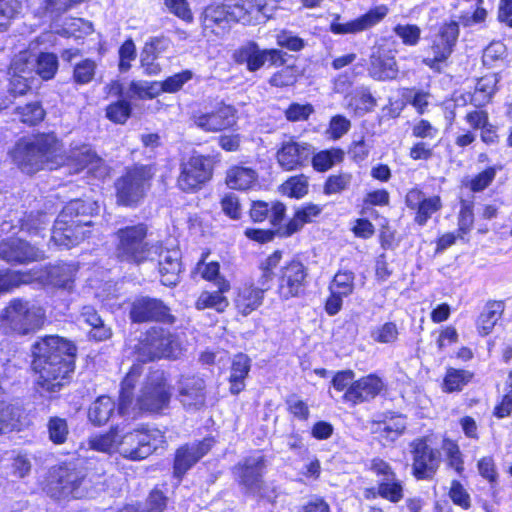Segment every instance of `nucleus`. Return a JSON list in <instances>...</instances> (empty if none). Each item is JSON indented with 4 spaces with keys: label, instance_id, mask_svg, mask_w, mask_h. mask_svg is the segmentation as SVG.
<instances>
[{
    "label": "nucleus",
    "instance_id": "72a5a7b5",
    "mask_svg": "<svg viewBox=\"0 0 512 512\" xmlns=\"http://www.w3.org/2000/svg\"><path fill=\"white\" fill-rule=\"evenodd\" d=\"M250 359L245 354H237L232 359L229 375L230 392L233 395H238L245 389V379L251 368Z\"/></svg>",
    "mask_w": 512,
    "mask_h": 512
},
{
    "label": "nucleus",
    "instance_id": "09e8293b",
    "mask_svg": "<svg viewBox=\"0 0 512 512\" xmlns=\"http://www.w3.org/2000/svg\"><path fill=\"white\" fill-rule=\"evenodd\" d=\"M36 73L43 80L52 79L58 70V58L53 53H41L35 59Z\"/></svg>",
    "mask_w": 512,
    "mask_h": 512
},
{
    "label": "nucleus",
    "instance_id": "f8f14e48",
    "mask_svg": "<svg viewBox=\"0 0 512 512\" xmlns=\"http://www.w3.org/2000/svg\"><path fill=\"white\" fill-rule=\"evenodd\" d=\"M286 53L279 49H261L254 41H248L236 49L233 60L239 65H245L249 72L260 70L266 62L270 66H281L285 63Z\"/></svg>",
    "mask_w": 512,
    "mask_h": 512
},
{
    "label": "nucleus",
    "instance_id": "5701e85b",
    "mask_svg": "<svg viewBox=\"0 0 512 512\" xmlns=\"http://www.w3.org/2000/svg\"><path fill=\"white\" fill-rule=\"evenodd\" d=\"M312 153V147L308 143L290 140L282 143L276 157L281 168L292 171L305 166Z\"/></svg>",
    "mask_w": 512,
    "mask_h": 512
},
{
    "label": "nucleus",
    "instance_id": "bb28decb",
    "mask_svg": "<svg viewBox=\"0 0 512 512\" xmlns=\"http://www.w3.org/2000/svg\"><path fill=\"white\" fill-rule=\"evenodd\" d=\"M212 447L211 439L185 445L176 452L174 461V473L177 477H182L196 462H198Z\"/></svg>",
    "mask_w": 512,
    "mask_h": 512
},
{
    "label": "nucleus",
    "instance_id": "39448f33",
    "mask_svg": "<svg viewBox=\"0 0 512 512\" xmlns=\"http://www.w3.org/2000/svg\"><path fill=\"white\" fill-rule=\"evenodd\" d=\"M45 321V310L37 303L14 298L0 312V330L5 334L27 335Z\"/></svg>",
    "mask_w": 512,
    "mask_h": 512
},
{
    "label": "nucleus",
    "instance_id": "b1692460",
    "mask_svg": "<svg viewBox=\"0 0 512 512\" xmlns=\"http://www.w3.org/2000/svg\"><path fill=\"white\" fill-rule=\"evenodd\" d=\"M43 257L44 253L41 250L24 240L11 238L0 242V258L7 262L26 263Z\"/></svg>",
    "mask_w": 512,
    "mask_h": 512
},
{
    "label": "nucleus",
    "instance_id": "dca6fc26",
    "mask_svg": "<svg viewBox=\"0 0 512 512\" xmlns=\"http://www.w3.org/2000/svg\"><path fill=\"white\" fill-rule=\"evenodd\" d=\"M410 447L414 476L422 480L432 479L440 465V452L432 448L425 438L415 439Z\"/></svg>",
    "mask_w": 512,
    "mask_h": 512
},
{
    "label": "nucleus",
    "instance_id": "774afa93",
    "mask_svg": "<svg viewBox=\"0 0 512 512\" xmlns=\"http://www.w3.org/2000/svg\"><path fill=\"white\" fill-rule=\"evenodd\" d=\"M393 31L407 46H416L421 37V29L414 24H398Z\"/></svg>",
    "mask_w": 512,
    "mask_h": 512
},
{
    "label": "nucleus",
    "instance_id": "79ce46f5",
    "mask_svg": "<svg viewBox=\"0 0 512 512\" xmlns=\"http://www.w3.org/2000/svg\"><path fill=\"white\" fill-rule=\"evenodd\" d=\"M344 151L338 148L323 150L315 154L312 158L313 168L319 172H324L332 168L335 164L342 162Z\"/></svg>",
    "mask_w": 512,
    "mask_h": 512
},
{
    "label": "nucleus",
    "instance_id": "49530a36",
    "mask_svg": "<svg viewBox=\"0 0 512 512\" xmlns=\"http://www.w3.org/2000/svg\"><path fill=\"white\" fill-rule=\"evenodd\" d=\"M376 104V99L366 87L357 88L349 101V105L354 107L355 111L360 114L373 110Z\"/></svg>",
    "mask_w": 512,
    "mask_h": 512
},
{
    "label": "nucleus",
    "instance_id": "864d4df0",
    "mask_svg": "<svg viewBox=\"0 0 512 512\" xmlns=\"http://www.w3.org/2000/svg\"><path fill=\"white\" fill-rule=\"evenodd\" d=\"M507 48L501 41L491 42L483 51V64L488 67L503 63L507 57Z\"/></svg>",
    "mask_w": 512,
    "mask_h": 512
},
{
    "label": "nucleus",
    "instance_id": "13d9d810",
    "mask_svg": "<svg viewBox=\"0 0 512 512\" xmlns=\"http://www.w3.org/2000/svg\"><path fill=\"white\" fill-rule=\"evenodd\" d=\"M502 169V165H496L492 167H488L484 171L478 173L474 176L467 186L473 192H481L486 189L495 179L497 171Z\"/></svg>",
    "mask_w": 512,
    "mask_h": 512
},
{
    "label": "nucleus",
    "instance_id": "a19ab883",
    "mask_svg": "<svg viewBox=\"0 0 512 512\" xmlns=\"http://www.w3.org/2000/svg\"><path fill=\"white\" fill-rule=\"evenodd\" d=\"M21 414L20 407L9 403H0V435L18 428Z\"/></svg>",
    "mask_w": 512,
    "mask_h": 512
},
{
    "label": "nucleus",
    "instance_id": "393cba45",
    "mask_svg": "<svg viewBox=\"0 0 512 512\" xmlns=\"http://www.w3.org/2000/svg\"><path fill=\"white\" fill-rule=\"evenodd\" d=\"M405 202L408 208L416 210L414 220L420 226L425 225L429 218L442 208L439 196L426 197L425 193L417 188L408 191Z\"/></svg>",
    "mask_w": 512,
    "mask_h": 512
},
{
    "label": "nucleus",
    "instance_id": "de8ad7c7",
    "mask_svg": "<svg viewBox=\"0 0 512 512\" xmlns=\"http://www.w3.org/2000/svg\"><path fill=\"white\" fill-rule=\"evenodd\" d=\"M377 494L392 503H398L404 496L402 483L396 478V475L393 480L381 479Z\"/></svg>",
    "mask_w": 512,
    "mask_h": 512
},
{
    "label": "nucleus",
    "instance_id": "37998d69",
    "mask_svg": "<svg viewBox=\"0 0 512 512\" xmlns=\"http://www.w3.org/2000/svg\"><path fill=\"white\" fill-rule=\"evenodd\" d=\"M160 94L161 89L158 81L149 82L142 80L132 81L127 92L128 97L139 99H153Z\"/></svg>",
    "mask_w": 512,
    "mask_h": 512
},
{
    "label": "nucleus",
    "instance_id": "4be33fe9",
    "mask_svg": "<svg viewBox=\"0 0 512 512\" xmlns=\"http://www.w3.org/2000/svg\"><path fill=\"white\" fill-rule=\"evenodd\" d=\"M155 252L152 262H157L161 283L165 286H175L180 281L182 272L180 250L163 248L158 244Z\"/></svg>",
    "mask_w": 512,
    "mask_h": 512
},
{
    "label": "nucleus",
    "instance_id": "423d86ee",
    "mask_svg": "<svg viewBox=\"0 0 512 512\" xmlns=\"http://www.w3.org/2000/svg\"><path fill=\"white\" fill-rule=\"evenodd\" d=\"M147 232L148 227L143 223L118 229L115 233L117 258L136 265L153 261L158 243L151 244L146 241Z\"/></svg>",
    "mask_w": 512,
    "mask_h": 512
},
{
    "label": "nucleus",
    "instance_id": "338daca9",
    "mask_svg": "<svg viewBox=\"0 0 512 512\" xmlns=\"http://www.w3.org/2000/svg\"><path fill=\"white\" fill-rule=\"evenodd\" d=\"M298 77L297 68L294 66H285L275 72L269 79V84L274 87H287L296 83Z\"/></svg>",
    "mask_w": 512,
    "mask_h": 512
},
{
    "label": "nucleus",
    "instance_id": "bf43d9fd",
    "mask_svg": "<svg viewBox=\"0 0 512 512\" xmlns=\"http://www.w3.org/2000/svg\"><path fill=\"white\" fill-rule=\"evenodd\" d=\"M49 439L54 444H63L68 437L69 429L64 418L51 417L47 424Z\"/></svg>",
    "mask_w": 512,
    "mask_h": 512
},
{
    "label": "nucleus",
    "instance_id": "6e6d98bb",
    "mask_svg": "<svg viewBox=\"0 0 512 512\" xmlns=\"http://www.w3.org/2000/svg\"><path fill=\"white\" fill-rule=\"evenodd\" d=\"M496 84L497 78L494 74L485 75L480 78L475 87L473 100L479 103L489 101L496 90Z\"/></svg>",
    "mask_w": 512,
    "mask_h": 512
},
{
    "label": "nucleus",
    "instance_id": "0eeeda50",
    "mask_svg": "<svg viewBox=\"0 0 512 512\" xmlns=\"http://www.w3.org/2000/svg\"><path fill=\"white\" fill-rule=\"evenodd\" d=\"M182 351L177 335L162 327L150 328L138 346V358L142 362L167 358L176 359Z\"/></svg>",
    "mask_w": 512,
    "mask_h": 512
},
{
    "label": "nucleus",
    "instance_id": "4d7b16f0",
    "mask_svg": "<svg viewBox=\"0 0 512 512\" xmlns=\"http://www.w3.org/2000/svg\"><path fill=\"white\" fill-rule=\"evenodd\" d=\"M399 330L394 322H385L371 331V338L380 344H393L398 340Z\"/></svg>",
    "mask_w": 512,
    "mask_h": 512
},
{
    "label": "nucleus",
    "instance_id": "a878e982",
    "mask_svg": "<svg viewBox=\"0 0 512 512\" xmlns=\"http://www.w3.org/2000/svg\"><path fill=\"white\" fill-rule=\"evenodd\" d=\"M382 380L375 375H368L354 381L343 395V400L352 405L374 399L383 389Z\"/></svg>",
    "mask_w": 512,
    "mask_h": 512
},
{
    "label": "nucleus",
    "instance_id": "69168bd1",
    "mask_svg": "<svg viewBox=\"0 0 512 512\" xmlns=\"http://www.w3.org/2000/svg\"><path fill=\"white\" fill-rule=\"evenodd\" d=\"M283 192L295 198H301L308 192V179L304 175L293 176L282 185Z\"/></svg>",
    "mask_w": 512,
    "mask_h": 512
},
{
    "label": "nucleus",
    "instance_id": "58836bf2",
    "mask_svg": "<svg viewBox=\"0 0 512 512\" xmlns=\"http://www.w3.org/2000/svg\"><path fill=\"white\" fill-rule=\"evenodd\" d=\"M257 172L249 167L234 166L227 171L226 183L231 189L247 190L256 185Z\"/></svg>",
    "mask_w": 512,
    "mask_h": 512
},
{
    "label": "nucleus",
    "instance_id": "cd10ccee",
    "mask_svg": "<svg viewBox=\"0 0 512 512\" xmlns=\"http://www.w3.org/2000/svg\"><path fill=\"white\" fill-rule=\"evenodd\" d=\"M230 21L242 22L243 24L261 23L271 17L267 5H257L255 2H230Z\"/></svg>",
    "mask_w": 512,
    "mask_h": 512
},
{
    "label": "nucleus",
    "instance_id": "8fccbe9b",
    "mask_svg": "<svg viewBox=\"0 0 512 512\" xmlns=\"http://www.w3.org/2000/svg\"><path fill=\"white\" fill-rule=\"evenodd\" d=\"M15 114L21 122L32 126L44 119L45 111L39 102H31L17 107Z\"/></svg>",
    "mask_w": 512,
    "mask_h": 512
},
{
    "label": "nucleus",
    "instance_id": "473e14b6",
    "mask_svg": "<svg viewBox=\"0 0 512 512\" xmlns=\"http://www.w3.org/2000/svg\"><path fill=\"white\" fill-rule=\"evenodd\" d=\"M268 288L269 285H266L265 287L261 286V288H256L252 285H245L241 287L235 299V306L238 311L242 315L246 316L256 310L262 304L264 291Z\"/></svg>",
    "mask_w": 512,
    "mask_h": 512
},
{
    "label": "nucleus",
    "instance_id": "680f3d73",
    "mask_svg": "<svg viewBox=\"0 0 512 512\" xmlns=\"http://www.w3.org/2000/svg\"><path fill=\"white\" fill-rule=\"evenodd\" d=\"M193 73L190 70H184L176 73L162 82H159L161 93H176L182 89L185 83L190 81Z\"/></svg>",
    "mask_w": 512,
    "mask_h": 512
},
{
    "label": "nucleus",
    "instance_id": "f03ea898",
    "mask_svg": "<svg viewBox=\"0 0 512 512\" xmlns=\"http://www.w3.org/2000/svg\"><path fill=\"white\" fill-rule=\"evenodd\" d=\"M143 371V365L135 363L123 379L119 395V414L136 417L141 412H160L169 406L171 392L161 370L147 375L138 397L134 398L133 390Z\"/></svg>",
    "mask_w": 512,
    "mask_h": 512
},
{
    "label": "nucleus",
    "instance_id": "f3484780",
    "mask_svg": "<svg viewBox=\"0 0 512 512\" xmlns=\"http://www.w3.org/2000/svg\"><path fill=\"white\" fill-rule=\"evenodd\" d=\"M192 121L205 132H220L236 125L237 110L231 105L221 103L211 112H195Z\"/></svg>",
    "mask_w": 512,
    "mask_h": 512
},
{
    "label": "nucleus",
    "instance_id": "9d476101",
    "mask_svg": "<svg viewBox=\"0 0 512 512\" xmlns=\"http://www.w3.org/2000/svg\"><path fill=\"white\" fill-rule=\"evenodd\" d=\"M164 443V435L160 430L134 429L121 436L118 452L127 459L137 461L147 458Z\"/></svg>",
    "mask_w": 512,
    "mask_h": 512
},
{
    "label": "nucleus",
    "instance_id": "0e129e2a",
    "mask_svg": "<svg viewBox=\"0 0 512 512\" xmlns=\"http://www.w3.org/2000/svg\"><path fill=\"white\" fill-rule=\"evenodd\" d=\"M35 68V59L27 52H20L12 60L10 73L16 75H30Z\"/></svg>",
    "mask_w": 512,
    "mask_h": 512
},
{
    "label": "nucleus",
    "instance_id": "f257e3e1",
    "mask_svg": "<svg viewBox=\"0 0 512 512\" xmlns=\"http://www.w3.org/2000/svg\"><path fill=\"white\" fill-rule=\"evenodd\" d=\"M75 345L63 337L45 336L32 346V367L37 384L44 391L56 392L68 381L74 369Z\"/></svg>",
    "mask_w": 512,
    "mask_h": 512
},
{
    "label": "nucleus",
    "instance_id": "4468645a",
    "mask_svg": "<svg viewBox=\"0 0 512 512\" xmlns=\"http://www.w3.org/2000/svg\"><path fill=\"white\" fill-rule=\"evenodd\" d=\"M72 173H79L84 169L93 173L96 177H105L108 174V167L95 151L88 144L71 145L66 154V163Z\"/></svg>",
    "mask_w": 512,
    "mask_h": 512
},
{
    "label": "nucleus",
    "instance_id": "c85d7f7f",
    "mask_svg": "<svg viewBox=\"0 0 512 512\" xmlns=\"http://www.w3.org/2000/svg\"><path fill=\"white\" fill-rule=\"evenodd\" d=\"M386 6H378L361 17L346 23H332L331 31L335 34L358 33L364 31L378 22H380L387 14Z\"/></svg>",
    "mask_w": 512,
    "mask_h": 512
},
{
    "label": "nucleus",
    "instance_id": "f704fd0d",
    "mask_svg": "<svg viewBox=\"0 0 512 512\" xmlns=\"http://www.w3.org/2000/svg\"><path fill=\"white\" fill-rule=\"evenodd\" d=\"M370 76L379 81L392 80L398 75V66L393 56L386 54H373L371 56Z\"/></svg>",
    "mask_w": 512,
    "mask_h": 512
},
{
    "label": "nucleus",
    "instance_id": "4c0bfd02",
    "mask_svg": "<svg viewBox=\"0 0 512 512\" xmlns=\"http://www.w3.org/2000/svg\"><path fill=\"white\" fill-rule=\"evenodd\" d=\"M79 321L91 326L89 336L96 341L107 340L112 335L111 329L103 323L92 306H84L82 308Z\"/></svg>",
    "mask_w": 512,
    "mask_h": 512
},
{
    "label": "nucleus",
    "instance_id": "c03bdc74",
    "mask_svg": "<svg viewBox=\"0 0 512 512\" xmlns=\"http://www.w3.org/2000/svg\"><path fill=\"white\" fill-rule=\"evenodd\" d=\"M473 377V373L463 369L449 368L446 372L443 388L446 392L460 391Z\"/></svg>",
    "mask_w": 512,
    "mask_h": 512
},
{
    "label": "nucleus",
    "instance_id": "9b49d317",
    "mask_svg": "<svg viewBox=\"0 0 512 512\" xmlns=\"http://www.w3.org/2000/svg\"><path fill=\"white\" fill-rule=\"evenodd\" d=\"M459 37V25L455 21L445 23L432 37L431 44L427 49L428 55L424 57L423 63L429 68L440 71L441 64L451 56Z\"/></svg>",
    "mask_w": 512,
    "mask_h": 512
},
{
    "label": "nucleus",
    "instance_id": "a211bd4d",
    "mask_svg": "<svg viewBox=\"0 0 512 512\" xmlns=\"http://www.w3.org/2000/svg\"><path fill=\"white\" fill-rule=\"evenodd\" d=\"M177 398L186 411H198L206 403V382L198 375L181 376L177 382Z\"/></svg>",
    "mask_w": 512,
    "mask_h": 512
},
{
    "label": "nucleus",
    "instance_id": "2eb2a0df",
    "mask_svg": "<svg viewBox=\"0 0 512 512\" xmlns=\"http://www.w3.org/2000/svg\"><path fill=\"white\" fill-rule=\"evenodd\" d=\"M265 458L261 453L246 457L234 468V474L238 483L246 494L260 495L263 488V471Z\"/></svg>",
    "mask_w": 512,
    "mask_h": 512
},
{
    "label": "nucleus",
    "instance_id": "e2e57ef3",
    "mask_svg": "<svg viewBox=\"0 0 512 512\" xmlns=\"http://www.w3.org/2000/svg\"><path fill=\"white\" fill-rule=\"evenodd\" d=\"M442 449L447 456L449 466L461 474L464 470V462L457 443L450 439H444Z\"/></svg>",
    "mask_w": 512,
    "mask_h": 512
},
{
    "label": "nucleus",
    "instance_id": "6ab92c4d",
    "mask_svg": "<svg viewBox=\"0 0 512 512\" xmlns=\"http://www.w3.org/2000/svg\"><path fill=\"white\" fill-rule=\"evenodd\" d=\"M307 271L300 261H290L280 268L277 292L280 298L288 300L303 292Z\"/></svg>",
    "mask_w": 512,
    "mask_h": 512
},
{
    "label": "nucleus",
    "instance_id": "6e6552de",
    "mask_svg": "<svg viewBox=\"0 0 512 512\" xmlns=\"http://www.w3.org/2000/svg\"><path fill=\"white\" fill-rule=\"evenodd\" d=\"M47 493L55 499L72 496H92L91 479L82 470L59 467L55 470L46 487Z\"/></svg>",
    "mask_w": 512,
    "mask_h": 512
},
{
    "label": "nucleus",
    "instance_id": "e433bc0d",
    "mask_svg": "<svg viewBox=\"0 0 512 512\" xmlns=\"http://www.w3.org/2000/svg\"><path fill=\"white\" fill-rule=\"evenodd\" d=\"M77 267L74 264L60 263L49 268L48 282L54 287L71 291L74 287Z\"/></svg>",
    "mask_w": 512,
    "mask_h": 512
},
{
    "label": "nucleus",
    "instance_id": "2f4dec72",
    "mask_svg": "<svg viewBox=\"0 0 512 512\" xmlns=\"http://www.w3.org/2000/svg\"><path fill=\"white\" fill-rule=\"evenodd\" d=\"M286 208L280 202H273L269 205L264 201H254L250 209V217L254 222H262L269 219L272 226L276 227L284 219Z\"/></svg>",
    "mask_w": 512,
    "mask_h": 512
},
{
    "label": "nucleus",
    "instance_id": "20e7f679",
    "mask_svg": "<svg viewBox=\"0 0 512 512\" xmlns=\"http://www.w3.org/2000/svg\"><path fill=\"white\" fill-rule=\"evenodd\" d=\"M96 201L74 199L68 202L54 222L51 239L58 246L70 248L83 241L92 225L90 218L97 214Z\"/></svg>",
    "mask_w": 512,
    "mask_h": 512
},
{
    "label": "nucleus",
    "instance_id": "a18cd8bd",
    "mask_svg": "<svg viewBox=\"0 0 512 512\" xmlns=\"http://www.w3.org/2000/svg\"><path fill=\"white\" fill-rule=\"evenodd\" d=\"M119 432L118 428L111 429L108 433L96 435L88 440L89 447L99 452H111L118 450Z\"/></svg>",
    "mask_w": 512,
    "mask_h": 512
},
{
    "label": "nucleus",
    "instance_id": "ddd939ff",
    "mask_svg": "<svg viewBox=\"0 0 512 512\" xmlns=\"http://www.w3.org/2000/svg\"><path fill=\"white\" fill-rule=\"evenodd\" d=\"M212 167L209 160L202 155H192L180 164L177 186L186 193H193L211 179Z\"/></svg>",
    "mask_w": 512,
    "mask_h": 512
},
{
    "label": "nucleus",
    "instance_id": "052dcab7",
    "mask_svg": "<svg viewBox=\"0 0 512 512\" xmlns=\"http://www.w3.org/2000/svg\"><path fill=\"white\" fill-rule=\"evenodd\" d=\"M229 4H225L223 2H212L209 4L203 12L204 20L206 24L208 23H221L223 21L229 22Z\"/></svg>",
    "mask_w": 512,
    "mask_h": 512
},
{
    "label": "nucleus",
    "instance_id": "7c9ffc66",
    "mask_svg": "<svg viewBox=\"0 0 512 512\" xmlns=\"http://www.w3.org/2000/svg\"><path fill=\"white\" fill-rule=\"evenodd\" d=\"M322 212V207L317 204L308 203L299 207L294 217L287 225L279 227L277 232L280 236L288 237L298 232L306 223L312 222Z\"/></svg>",
    "mask_w": 512,
    "mask_h": 512
},
{
    "label": "nucleus",
    "instance_id": "c9c22d12",
    "mask_svg": "<svg viewBox=\"0 0 512 512\" xmlns=\"http://www.w3.org/2000/svg\"><path fill=\"white\" fill-rule=\"evenodd\" d=\"M504 309L503 301H488L477 319L478 332L483 336L490 334L502 317Z\"/></svg>",
    "mask_w": 512,
    "mask_h": 512
},
{
    "label": "nucleus",
    "instance_id": "3c124183",
    "mask_svg": "<svg viewBox=\"0 0 512 512\" xmlns=\"http://www.w3.org/2000/svg\"><path fill=\"white\" fill-rule=\"evenodd\" d=\"M222 291L218 289L215 292L204 291L200 294L196 301V308L198 310L213 308L218 312H222L228 306V300L222 295Z\"/></svg>",
    "mask_w": 512,
    "mask_h": 512
},
{
    "label": "nucleus",
    "instance_id": "7ed1b4c3",
    "mask_svg": "<svg viewBox=\"0 0 512 512\" xmlns=\"http://www.w3.org/2000/svg\"><path fill=\"white\" fill-rule=\"evenodd\" d=\"M12 158L27 174L43 169L55 170L66 163L63 142L53 132L20 139L12 151Z\"/></svg>",
    "mask_w": 512,
    "mask_h": 512
},
{
    "label": "nucleus",
    "instance_id": "aec40b11",
    "mask_svg": "<svg viewBox=\"0 0 512 512\" xmlns=\"http://www.w3.org/2000/svg\"><path fill=\"white\" fill-rule=\"evenodd\" d=\"M130 318L137 323L148 321L174 323L175 321L174 316L170 314V309L161 300L150 297H141L133 302Z\"/></svg>",
    "mask_w": 512,
    "mask_h": 512
},
{
    "label": "nucleus",
    "instance_id": "1a4fd4ad",
    "mask_svg": "<svg viewBox=\"0 0 512 512\" xmlns=\"http://www.w3.org/2000/svg\"><path fill=\"white\" fill-rule=\"evenodd\" d=\"M151 178V169L147 166L128 169L115 182L117 203L126 207H136L149 190Z\"/></svg>",
    "mask_w": 512,
    "mask_h": 512
},
{
    "label": "nucleus",
    "instance_id": "c756f323",
    "mask_svg": "<svg viewBox=\"0 0 512 512\" xmlns=\"http://www.w3.org/2000/svg\"><path fill=\"white\" fill-rule=\"evenodd\" d=\"M405 428L406 421L403 416L390 414L378 415L372 421L371 430L389 441H394L404 432Z\"/></svg>",
    "mask_w": 512,
    "mask_h": 512
},
{
    "label": "nucleus",
    "instance_id": "603ef678",
    "mask_svg": "<svg viewBox=\"0 0 512 512\" xmlns=\"http://www.w3.org/2000/svg\"><path fill=\"white\" fill-rule=\"evenodd\" d=\"M32 280L30 273L20 271L0 272V292H8L18 288L22 284H28Z\"/></svg>",
    "mask_w": 512,
    "mask_h": 512
},
{
    "label": "nucleus",
    "instance_id": "ea45409f",
    "mask_svg": "<svg viewBox=\"0 0 512 512\" xmlns=\"http://www.w3.org/2000/svg\"><path fill=\"white\" fill-rule=\"evenodd\" d=\"M115 410V402L109 396H99L90 406L88 411L89 420L97 426L105 424Z\"/></svg>",
    "mask_w": 512,
    "mask_h": 512
},
{
    "label": "nucleus",
    "instance_id": "412c9836",
    "mask_svg": "<svg viewBox=\"0 0 512 512\" xmlns=\"http://www.w3.org/2000/svg\"><path fill=\"white\" fill-rule=\"evenodd\" d=\"M355 288V274L350 270L338 271L329 284L330 295L325 303L328 315H336L342 308L343 298L350 296Z\"/></svg>",
    "mask_w": 512,
    "mask_h": 512
},
{
    "label": "nucleus",
    "instance_id": "5fc2aeb1",
    "mask_svg": "<svg viewBox=\"0 0 512 512\" xmlns=\"http://www.w3.org/2000/svg\"><path fill=\"white\" fill-rule=\"evenodd\" d=\"M97 64L94 60L84 59L78 62L73 69V81L78 85L90 83L96 73Z\"/></svg>",
    "mask_w": 512,
    "mask_h": 512
}]
</instances>
